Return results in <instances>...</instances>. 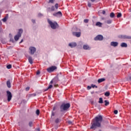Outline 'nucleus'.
I'll use <instances>...</instances> for the list:
<instances>
[{"mask_svg": "<svg viewBox=\"0 0 131 131\" xmlns=\"http://www.w3.org/2000/svg\"><path fill=\"white\" fill-rule=\"evenodd\" d=\"M11 40H12V42H14V39H12Z\"/></svg>", "mask_w": 131, "mask_h": 131, "instance_id": "nucleus-54", "label": "nucleus"}, {"mask_svg": "<svg viewBox=\"0 0 131 131\" xmlns=\"http://www.w3.org/2000/svg\"><path fill=\"white\" fill-rule=\"evenodd\" d=\"M75 30L76 31H79V32H73V34L75 36H76V37H80V35H81V33L80 32V29H78L77 28H75Z\"/></svg>", "mask_w": 131, "mask_h": 131, "instance_id": "nucleus-6", "label": "nucleus"}, {"mask_svg": "<svg viewBox=\"0 0 131 131\" xmlns=\"http://www.w3.org/2000/svg\"><path fill=\"white\" fill-rule=\"evenodd\" d=\"M121 16H122L121 13H118L117 17V18H120Z\"/></svg>", "mask_w": 131, "mask_h": 131, "instance_id": "nucleus-32", "label": "nucleus"}, {"mask_svg": "<svg viewBox=\"0 0 131 131\" xmlns=\"http://www.w3.org/2000/svg\"><path fill=\"white\" fill-rule=\"evenodd\" d=\"M104 37L102 35H98L94 38V40L101 41L103 40Z\"/></svg>", "mask_w": 131, "mask_h": 131, "instance_id": "nucleus-8", "label": "nucleus"}, {"mask_svg": "<svg viewBox=\"0 0 131 131\" xmlns=\"http://www.w3.org/2000/svg\"><path fill=\"white\" fill-rule=\"evenodd\" d=\"M47 22L52 29L55 30L57 29V28H59V25H58V23L56 21H52L50 20V19H48Z\"/></svg>", "mask_w": 131, "mask_h": 131, "instance_id": "nucleus-2", "label": "nucleus"}, {"mask_svg": "<svg viewBox=\"0 0 131 131\" xmlns=\"http://www.w3.org/2000/svg\"><path fill=\"white\" fill-rule=\"evenodd\" d=\"M40 111L39 110H37L36 111V115L38 116L39 115Z\"/></svg>", "mask_w": 131, "mask_h": 131, "instance_id": "nucleus-33", "label": "nucleus"}, {"mask_svg": "<svg viewBox=\"0 0 131 131\" xmlns=\"http://www.w3.org/2000/svg\"><path fill=\"white\" fill-rule=\"evenodd\" d=\"M55 11V7L52 6L51 8H47V12H54Z\"/></svg>", "mask_w": 131, "mask_h": 131, "instance_id": "nucleus-16", "label": "nucleus"}, {"mask_svg": "<svg viewBox=\"0 0 131 131\" xmlns=\"http://www.w3.org/2000/svg\"><path fill=\"white\" fill-rule=\"evenodd\" d=\"M91 88H93V89H94V88H96V89H98V86H96V85L92 84Z\"/></svg>", "mask_w": 131, "mask_h": 131, "instance_id": "nucleus-30", "label": "nucleus"}, {"mask_svg": "<svg viewBox=\"0 0 131 131\" xmlns=\"http://www.w3.org/2000/svg\"><path fill=\"white\" fill-rule=\"evenodd\" d=\"M7 69H11V68H12V64H8L7 66Z\"/></svg>", "mask_w": 131, "mask_h": 131, "instance_id": "nucleus-31", "label": "nucleus"}, {"mask_svg": "<svg viewBox=\"0 0 131 131\" xmlns=\"http://www.w3.org/2000/svg\"><path fill=\"white\" fill-rule=\"evenodd\" d=\"M104 103L105 106H108V105H109V101H108L107 100H105Z\"/></svg>", "mask_w": 131, "mask_h": 131, "instance_id": "nucleus-28", "label": "nucleus"}, {"mask_svg": "<svg viewBox=\"0 0 131 131\" xmlns=\"http://www.w3.org/2000/svg\"><path fill=\"white\" fill-rule=\"evenodd\" d=\"M28 61L30 64H32L33 63V59H32V57L29 56L28 57Z\"/></svg>", "mask_w": 131, "mask_h": 131, "instance_id": "nucleus-17", "label": "nucleus"}, {"mask_svg": "<svg viewBox=\"0 0 131 131\" xmlns=\"http://www.w3.org/2000/svg\"><path fill=\"white\" fill-rule=\"evenodd\" d=\"M35 131H40V130L39 129V128H38L35 129Z\"/></svg>", "mask_w": 131, "mask_h": 131, "instance_id": "nucleus-48", "label": "nucleus"}, {"mask_svg": "<svg viewBox=\"0 0 131 131\" xmlns=\"http://www.w3.org/2000/svg\"><path fill=\"white\" fill-rule=\"evenodd\" d=\"M55 9H56V10L58 9V8H59V4H58L56 3V4L55 5Z\"/></svg>", "mask_w": 131, "mask_h": 131, "instance_id": "nucleus-35", "label": "nucleus"}, {"mask_svg": "<svg viewBox=\"0 0 131 131\" xmlns=\"http://www.w3.org/2000/svg\"><path fill=\"white\" fill-rule=\"evenodd\" d=\"M53 116H55V113H54V112H52L51 118H53Z\"/></svg>", "mask_w": 131, "mask_h": 131, "instance_id": "nucleus-36", "label": "nucleus"}, {"mask_svg": "<svg viewBox=\"0 0 131 131\" xmlns=\"http://www.w3.org/2000/svg\"><path fill=\"white\" fill-rule=\"evenodd\" d=\"M114 114H117L118 113V111H117V110H115V111H114Z\"/></svg>", "mask_w": 131, "mask_h": 131, "instance_id": "nucleus-38", "label": "nucleus"}, {"mask_svg": "<svg viewBox=\"0 0 131 131\" xmlns=\"http://www.w3.org/2000/svg\"><path fill=\"white\" fill-rule=\"evenodd\" d=\"M23 42V39L21 40V41L19 42V43H22Z\"/></svg>", "mask_w": 131, "mask_h": 131, "instance_id": "nucleus-49", "label": "nucleus"}, {"mask_svg": "<svg viewBox=\"0 0 131 131\" xmlns=\"http://www.w3.org/2000/svg\"><path fill=\"white\" fill-rule=\"evenodd\" d=\"M33 125V122L32 121H30L29 122V126H30V127H32V126Z\"/></svg>", "mask_w": 131, "mask_h": 131, "instance_id": "nucleus-25", "label": "nucleus"}, {"mask_svg": "<svg viewBox=\"0 0 131 131\" xmlns=\"http://www.w3.org/2000/svg\"><path fill=\"white\" fill-rule=\"evenodd\" d=\"M104 96H105L106 97H109V96H110V93L109 92H105V93L104 94Z\"/></svg>", "mask_w": 131, "mask_h": 131, "instance_id": "nucleus-26", "label": "nucleus"}, {"mask_svg": "<svg viewBox=\"0 0 131 131\" xmlns=\"http://www.w3.org/2000/svg\"><path fill=\"white\" fill-rule=\"evenodd\" d=\"M2 43H3L4 45H5V43H6V42L5 41H2Z\"/></svg>", "mask_w": 131, "mask_h": 131, "instance_id": "nucleus-52", "label": "nucleus"}, {"mask_svg": "<svg viewBox=\"0 0 131 131\" xmlns=\"http://www.w3.org/2000/svg\"><path fill=\"white\" fill-rule=\"evenodd\" d=\"M102 23L100 21H98L96 23V26H98L99 27H102Z\"/></svg>", "mask_w": 131, "mask_h": 131, "instance_id": "nucleus-21", "label": "nucleus"}, {"mask_svg": "<svg viewBox=\"0 0 131 131\" xmlns=\"http://www.w3.org/2000/svg\"><path fill=\"white\" fill-rule=\"evenodd\" d=\"M110 16L111 18H114V17H115V14H114L113 12H112L111 13Z\"/></svg>", "mask_w": 131, "mask_h": 131, "instance_id": "nucleus-23", "label": "nucleus"}, {"mask_svg": "<svg viewBox=\"0 0 131 131\" xmlns=\"http://www.w3.org/2000/svg\"><path fill=\"white\" fill-rule=\"evenodd\" d=\"M120 38H123V39H131V36L126 35H121L120 36Z\"/></svg>", "mask_w": 131, "mask_h": 131, "instance_id": "nucleus-10", "label": "nucleus"}, {"mask_svg": "<svg viewBox=\"0 0 131 131\" xmlns=\"http://www.w3.org/2000/svg\"><path fill=\"white\" fill-rule=\"evenodd\" d=\"M98 103H99V104H103V98L102 97H100L99 98V101H98Z\"/></svg>", "mask_w": 131, "mask_h": 131, "instance_id": "nucleus-24", "label": "nucleus"}, {"mask_svg": "<svg viewBox=\"0 0 131 131\" xmlns=\"http://www.w3.org/2000/svg\"><path fill=\"white\" fill-rule=\"evenodd\" d=\"M105 80H106V79L104 78H100L98 80V83H101V82H103L105 81Z\"/></svg>", "mask_w": 131, "mask_h": 131, "instance_id": "nucleus-19", "label": "nucleus"}, {"mask_svg": "<svg viewBox=\"0 0 131 131\" xmlns=\"http://www.w3.org/2000/svg\"><path fill=\"white\" fill-rule=\"evenodd\" d=\"M30 88H29V87H27L26 88V91H29V90H30Z\"/></svg>", "mask_w": 131, "mask_h": 131, "instance_id": "nucleus-44", "label": "nucleus"}, {"mask_svg": "<svg viewBox=\"0 0 131 131\" xmlns=\"http://www.w3.org/2000/svg\"><path fill=\"white\" fill-rule=\"evenodd\" d=\"M52 88H53V85L50 84V85H49V86L48 87L47 89H46L45 90V92H47V91L50 90V89H51Z\"/></svg>", "mask_w": 131, "mask_h": 131, "instance_id": "nucleus-22", "label": "nucleus"}, {"mask_svg": "<svg viewBox=\"0 0 131 131\" xmlns=\"http://www.w3.org/2000/svg\"><path fill=\"white\" fill-rule=\"evenodd\" d=\"M121 48H127V44L125 42H122L121 43Z\"/></svg>", "mask_w": 131, "mask_h": 131, "instance_id": "nucleus-18", "label": "nucleus"}, {"mask_svg": "<svg viewBox=\"0 0 131 131\" xmlns=\"http://www.w3.org/2000/svg\"><path fill=\"white\" fill-rule=\"evenodd\" d=\"M36 52V48L33 46H30L29 48V53L30 55H34Z\"/></svg>", "mask_w": 131, "mask_h": 131, "instance_id": "nucleus-5", "label": "nucleus"}, {"mask_svg": "<svg viewBox=\"0 0 131 131\" xmlns=\"http://www.w3.org/2000/svg\"><path fill=\"white\" fill-rule=\"evenodd\" d=\"M91 94H94V92H92Z\"/></svg>", "mask_w": 131, "mask_h": 131, "instance_id": "nucleus-56", "label": "nucleus"}, {"mask_svg": "<svg viewBox=\"0 0 131 131\" xmlns=\"http://www.w3.org/2000/svg\"><path fill=\"white\" fill-rule=\"evenodd\" d=\"M56 110V106H54L53 108V111H55Z\"/></svg>", "mask_w": 131, "mask_h": 131, "instance_id": "nucleus-50", "label": "nucleus"}, {"mask_svg": "<svg viewBox=\"0 0 131 131\" xmlns=\"http://www.w3.org/2000/svg\"><path fill=\"white\" fill-rule=\"evenodd\" d=\"M32 22L33 24H35V19H32Z\"/></svg>", "mask_w": 131, "mask_h": 131, "instance_id": "nucleus-42", "label": "nucleus"}, {"mask_svg": "<svg viewBox=\"0 0 131 131\" xmlns=\"http://www.w3.org/2000/svg\"><path fill=\"white\" fill-rule=\"evenodd\" d=\"M37 75H38L39 74H40V72L39 71H38L36 73Z\"/></svg>", "mask_w": 131, "mask_h": 131, "instance_id": "nucleus-47", "label": "nucleus"}, {"mask_svg": "<svg viewBox=\"0 0 131 131\" xmlns=\"http://www.w3.org/2000/svg\"><path fill=\"white\" fill-rule=\"evenodd\" d=\"M53 16H55V17H62V12L61 11H58L56 13H53Z\"/></svg>", "mask_w": 131, "mask_h": 131, "instance_id": "nucleus-13", "label": "nucleus"}, {"mask_svg": "<svg viewBox=\"0 0 131 131\" xmlns=\"http://www.w3.org/2000/svg\"><path fill=\"white\" fill-rule=\"evenodd\" d=\"M111 46L112 47H117L118 46V43L116 41H112L111 42Z\"/></svg>", "mask_w": 131, "mask_h": 131, "instance_id": "nucleus-15", "label": "nucleus"}, {"mask_svg": "<svg viewBox=\"0 0 131 131\" xmlns=\"http://www.w3.org/2000/svg\"><path fill=\"white\" fill-rule=\"evenodd\" d=\"M7 86L9 89L11 88V81H10V80L7 81Z\"/></svg>", "mask_w": 131, "mask_h": 131, "instance_id": "nucleus-20", "label": "nucleus"}, {"mask_svg": "<svg viewBox=\"0 0 131 131\" xmlns=\"http://www.w3.org/2000/svg\"><path fill=\"white\" fill-rule=\"evenodd\" d=\"M38 16H39V17H40V16H42V14H40V13H39V14H38Z\"/></svg>", "mask_w": 131, "mask_h": 131, "instance_id": "nucleus-51", "label": "nucleus"}, {"mask_svg": "<svg viewBox=\"0 0 131 131\" xmlns=\"http://www.w3.org/2000/svg\"><path fill=\"white\" fill-rule=\"evenodd\" d=\"M49 3H51V4H53L54 3V0H49Z\"/></svg>", "mask_w": 131, "mask_h": 131, "instance_id": "nucleus-41", "label": "nucleus"}, {"mask_svg": "<svg viewBox=\"0 0 131 131\" xmlns=\"http://www.w3.org/2000/svg\"><path fill=\"white\" fill-rule=\"evenodd\" d=\"M60 76L58 75V76L55 77L53 80L50 81V83H53V82H57V81H59L60 80Z\"/></svg>", "mask_w": 131, "mask_h": 131, "instance_id": "nucleus-11", "label": "nucleus"}, {"mask_svg": "<svg viewBox=\"0 0 131 131\" xmlns=\"http://www.w3.org/2000/svg\"><path fill=\"white\" fill-rule=\"evenodd\" d=\"M91 2H92L93 3H94V2H95V1H96V0H91Z\"/></svg>", "mask_w": 131, "mask_h": 131, "instance_id": "nucleus-55", "label": "nucleus"}, {"mask_svg": "<svg viewBox=\"0 0 131 131\" xmlns=\"http://www.w3.org/2000/svg\"><path fill=\"white\" fill-rule=\"evenodd\" d=\"M83 50L90 51V50H91V49H92V48H91V47H90V46L85 44L83 46Z\"/></svg>", "mask_w": 131, "mask_h": 131, "instance_id": "nucleus-14", "label": "nucleus"}, {"mask_svg": "<svg viewBox=\"0 0 131 131\" xmlns=\"http://www.w3.org/2000/svg\"><path fill=\"white\" fill-rule=\"evenodd\" d=\"M106 23H107V24H111V23H112V20L108 19L107 20H106Z\"/></svg>", "mask_w": 131, "mask_h": 131, "instance_id": "nucleus-27", "label": "nucleus"}, {"mask_svg": "<svg viewBox=\"0 0 131 131\" xmlns=\"http://www.w3.org/2000/svg\"><path fill=\"white\" fill-rule=\"evenodd\" d=\"M68 123H69V124H73L72 123V122L71 121H68Z\"/></svg>", "mask_w": 131, "mask_h": 131, "instance_id": "nucleus-45", "label": "nucleus"}, {"mask_svg": "<svg viewBox=\"0 0 131 131\" xmlns=\"http://www.w3.org/2000/svg\"><path fill=\"white\" fill-rule=\"evenodd\" d=\"M88 7H89V8H91V7H92V4L88 3Z\"/></svg>", "mask_w": 131, "mask_h": 131, "instance_id": "nucleus-40", "label": "nucleus"}, {"mask_svg": "<svg viewBox=\"0 0 131 131\" xmlns=\"http://www.w3.org/2000/svg\"><path fill=\"white\" fill-rule=\"evenodd\" d=\"M70 108V103H62L60 107L61 112L66 111Z\"/></svg>", "mask_w": 131, "mask_h": 131, "instance_id": "nucleus-3", "label": "nucleus"}, {"mask_svg": "<svg viewBox=\"0 0 131 131\" xmlns=\"http://www.w3.org/2000/svg\"><path fill=\"white\" fill-rule=\"evenodd\" d=\"M84 23H89V19H84Z\"/></svg>", "mask_w": 131, "mask_h": 131, "instance_id": "nucleus-37", "label": "nucleus"}, {"mask_svg": "<svg viewBox=\"0 0 131 131\" xmlns=\"http://www.w3.org/2000/svg\"><path fill=\"white\" fill-rule=\"evenodd\" d=\"M7 19H8V16L4 17V18L2 19V20H3V22H7Z\"/></svg>", "mask_w": 131, "mask_h": 131, "instance_id": "nucleus-29", "label": "nucleus"}, {"mask_svg": "<svg viewBox=\"0 0 131 131\" xmlns=\"http://www.w3.org/2000/svg\"><path fill=\"white\" fill-rule=\"evenodd\" d=\"M56 69H57L56 67L52 66L47 69V71L48 72H49L50 73V72H53V71H54V70H56Z\"/></svg>", "mask_w": 131, "mask_h": 131, "instance_id": "nucleus-9", "label": "nucleus"}, {"mask_svg": "<svg viewBox=\"0 0 131 131\" xmlns=\"http://www.w3.org/2000/svg\"><path fill=\"white\" fill-rule=\"evenodd\" d=\"M91 89H92V86L91 85V86H90V85L88 86V87H87L88 90H91Z\"/></svg>", "mask_w": 131, "mask_h": 131, "instance_id": "nucleus-39", "label": "nucleus"}, {"mask_svg": "<svg viewBox=\"0 0 131 131\" xmlns=\"http://www.w3.org/2000/svg\"><path fill=\"white\" fill-rule=\"evenodd\" d=\"M91 104H92V105H93V104H94V101H91Z\"/></svg>", "mask_w": 131, "mask_h": 131, "instance_id": "nucleus-53", "label": "nucleus"}, {"mask_svg": "<svg viewBox=\"0 0 131 131\" xmlns=\"http://www.w3.org/2000/svg\"><path fill=\"white\" fill-rule=\"evenodd\" d=\"M59 122H60V119H59V118H57L55 120V123H59Z\"/></svg>", "mask_w": 131, "mask_h": 131, "instance_id": "nucleus-34", "label": "nucleus"}, {"mask_svg": "<svg viewBox=\"0 0 131 131\" xmlns=\"http://www.w3.org/2000/svg\"><path fill=\"white\" fill-rule=\"evenodd\" d=\"M102 14H103V15H105V14H106V11H105V10H103Z\"/></svg>", "mask_w": 131, "mask_h": 131, "instance_id": "nucleus-46", "label": "nucleus"}, {"mask_svg": "<svg viewBox=\"0 0 131 131\" xmlns=\"http://www.w3.org/2000/svg\"><path fill=\"white\" fill-rule=\"evenodd\" d=\"M102 121H103V117L101 115H98L93 119L90 128H91V129H96L98 128V127H101Z\"/></svg>", "mask_w": 131, "mask_h": 131, "instance_id": "nucleus-1", "label": "nucleus"}, {"mask_svg": "<svg viewBox=\"0 0 131 131\" xmlns=\"http://www.w3.org/2000/svg\"><path fill=\"white\" fill-rule=\"evenodd\" d=\"M31 96H33V97H35L36 96V94L35 93L32 94Z\"/></svg>", "mask_w": 131, "mask_h": 131, "instance_id": "nucleus-43", "label": "nucleus"}, {"mask_svg": "<svg viewBox=\"0 0 131 131\" xmlns=\"http://www.w3.org/2000/svg\"><path fill=\"white\" fill-rule=\"evenodd\" d=\"M77 46V43L75 42H72L69 43V47H70L72 49L75 48Z\"/></svg>", "mask_w": 131, "mask_h": 131, "instance_id": "nucleus-12", "label": "nucleus"}, {"mask_svg": "<svg viewBox=\"0 0 131 131\" xmlns=\"http://www.w3.org/2000/svg\"><path fill=\"white\" fill-rule=\"evenodd\" d=\"M7 97V101L8 102H10L11 100H12V98H13V95H12V93L10 92V91H7L6 92Z\"/></svg>", "mask_w": 131, "mask_h": 131, "instance_id": "nucleus-7", "label": "nucleus"}, {"mask_svg": "<svg viewBox=\"0 0 131 131\" xmlns=\"http://www.w3.org/2000/svg\"><path fill=\"white\" fill-rule=\"evenodd\" d=\"M22 33H23V29H19L18 30V32L17 33V34H16L14 36V40L15 41H17V40H19V38L22 36Z\"/></svg>", "mask_w": 131, "mask_h": 131, "instance_id": "nucleus-4", "label": "nucleus"}]
</instances>
